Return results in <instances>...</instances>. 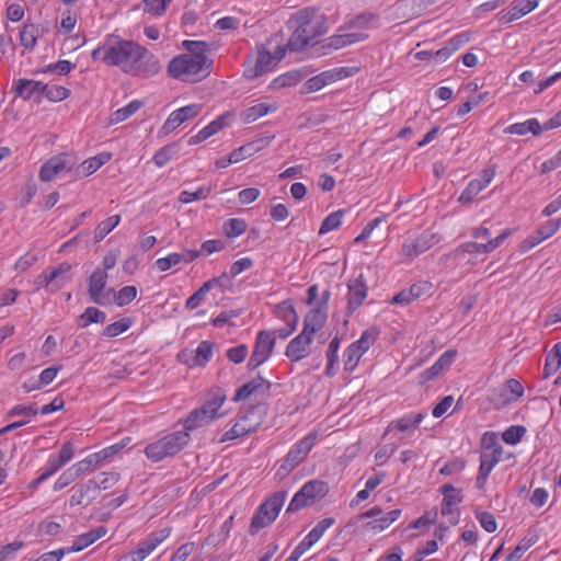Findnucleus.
Returning a JSON list of instances; mask_svg holds the SVG:
<instances>
[{
	"label": "nucleus",
	"instance_id": "39",
	"mask_svg": "<svg viewBox=\"0 0 561 561\" xmlns=\"http://www.w3.org/2000/svg\"><path fill=\"white\" fill-rule=\"evenodd\" d=\"M374 16L371 14H359L340 27V31L364 32L368 28Z\"/></svg>",
	"mask_w": 561,
	"mask_h": 561
},
{
	"label": "nucleus",
	"instance_id": "2",
	"mask_svg": "<svg viewBox=\"0 0 561 561\" xmlns=\"http://www.w3.org/2000/svg\"><path fill=\"white\" fill-rule=\"evenodd\" d=\"M190 439V434L184 430L170 433L148 444L145 448V455L151 461L158 462L167 457H173L179 454L188 444Z\"/></svg>",
	"mask_w": 561,
	"mask_h": 561
},
{
	"label": "nucleus",
	"instance_id": "3",
	"mask_svg": "<svg viewBox=\"0 0 561 561\" xmlns=\"http://www.w3.org/2000/svg\"><path fill=\"white\" fill-rule=\"evenodd\" d=\"M288 27H297L310 42L327 33L324 18L313 8L295 13L288 21Z\"/></svg>",
	"mask_w": 561,
	"mask_h": 561
},
{
	"label": "nucleus",
	"instance_id": "59",
	"mask_svg": "<svg viewBox=\"0 0 561 561\" xmlns=\"http://www.w3.org/2000/svg\"><path fill=\"white\" fill-rule=\"evenodd\" d=\"M476 518L479 520L480 525L488 533H494L497 528L496 520L493 514L489 512H476Z\"/></svg>",
	"mask_w": 561,
	"mask_h": 561
},
{
	"label": "nucleus",
	"instance_id": "40",
	"mask_svg": "<svg viewBox=\"0 0 561 561\" xmlns=\"http://www.w3.org/2000/svg\"><path fill=\"white\" fill-rule=\"evenodd\" d=\"M38 30L34 24H26L20 33L21 45L28 50H32L37 43Z\"/></svg>",
	"mask_w": 561,
	"mask_h": 561
},
{
	"label": "nucleus",
	"instance_id": "55",
	"mask_svg": "<svg viewBox=\"0 0 561 561\" xmlns=\"http://www.w3.org/2000/svg\"><path fill=\"white\" fill-rule=\"evenodd\" d=\"M525 433L526 428L523 425H513L504 431L502 438L505 443L515 445L520 442Z\"/></svg>",
	"mask_w": 561,
	"mask_h": 561
},
{
	"label": "nucleus",
	"instance_id": "20",
	"mask_svg": "<svg viewBox=\"0 0 561 561\" xmlns=\"http://www.w3.org/2000/svg\"><path fill=\"white\" fill-rule=\"evenodd\" d=\"M252 413L253 409L241 416L240 420L221 436L220 443L237 439L255 431V428L259 426V422H249V416Z\"/></svg>",
	"mask_w": 561,
	"mask_h": 561
},
{
	"label": "nucleus",
	"instance_id": "56",
	"mask_svg": "<svg viewBox=\"0 0 561 561\" xmlns=\"http://www.w3.org/2000/svg\"><path fill=\"white\" fill-rule=\"evenodd\" d=\"M363 354L358 352L354 346L350 345L344 353V369L346 371H353Z\"/></svg>",
	"mask_w": 561,
	"mask_h": 561
},
{
	"label": "nucleus",
	"instance_id": "1",
	"mask_svg": "<svg viewBox=\"0 0 561 561\" xmlns=\"http://www.w3.org/2000/svg\"><path fill=\"white\" fill-rule=\"evenodd\" d=\"M213 60L207 57H193L181 54L173 57L168 65V73L182 81L198 82L209 76Z\"/></svg>",
	"mask_w": 561,
	"mask_h": 561
},
{
	"label": "nucleus",
	"instance_id": "25",
	"mask_svg": "<svg viewBox=\"0 0 561 561\" xmlns=\"http://www.w3.org/2000/svg\"><path fill=\"white\" fill-rule=\"evenodd\" d=\"M111 158L112 154L110 152H101L92 158H89L77 168V174L79 176H88L99 170L106 162H108Z\"/></svg>",
	"mask_w": 561,
	"mask_h": 561
},
{
	"label": "nucleus",
	"instance_id": "58",
	"mask_svg": "<svg viewBox=\"0 0 561 561\" xmlns=\"http://www.w3.org/2000/svg\"><path fill=\"white\" fill-rule=\"evenodd\" d=\"M47 92V100L51 102H60L62 100H66L70 95V90L58 85V84H50L48 83V90Z\"/></svg>",
	"mask_w": 561,
	"mask_h": 561
},
{
	"label": "nucleus",
	"instance_id": "16",
	"mask_svg": "<svg viewBox=\"0 0 561 561\" xmlns=\"http://www.w3.org/2000/svg\"><path fill=\"white\" fill-rule=\"evenodd\" d=\"M270 389L271 382L264 379L262 376H256L236 391L233 401H243L253 394L264 396L268 393Z\"/></svg>",
	"mask_w": 561,
	"mask_h": 561
},
{
	"label": "nucleus",
	"instance_id": "62",
	"mask_svg": "<svg viewBox=\"0 0 561 561\" xmlns=\"http://www.w3.org/2000/svg\"><path fill=\"white\" fill-rule=\"evenodd\" d=\"M247 355L248 346L245 344L237 345L227 351L228 359L234 364L242 363L245 359Z\"/></svg>",
	"mask_w": 561,
	"mask_h": 561
},
{
	"label": "nucleus",
	"instance_id": "14",
	"mask_svg": "<svg viewBox=\"0 0 561 561\" xmlns=\"http://www.w3.org/2000/svg\"><path fill=\"white\" fill-rule=\"evenodd\" d=\"M276 313L286 322L287 325L276 329L272 331V333H275V339L279 337L282 340H285L296 330V325L298 323V316L295 311L294 306L287 301H284L277 306Z\"/></svg>",
	"mask_w": 561,
	"mask_h": 561
},
{
	"label": "nucleus",
	"instance_id": "30",
	"mask_svg": "<svg viewBox=\"0 0 561 561\" xmlns=\"http://www.w3.org/2000/svg\"><path fill=\"white\" fill-rule=\"evenodd\" d=\"M504 133L519 136L531 133L534 136H539L541 134V124L537 118H529L523 123H515L507 126Z\"/></svg>",
	"mask_w": 561,
	"mask_h": 561
},
{
	"label": "nucleus",
	"instance_id": "6",
	"mask_svg": "<svg viewBox=\"0 0 561 561\" xmlns=\"http://www.w3.org/2000/svg\"><path fill=\"white\" fill-rule=\"evenodd\" d=\"M317 439L316 433H310L297 442L287 453L277 468L276 476L279 479L286 478L297 466H299L311 451Z\"/></svg>",
	"mask_w": 561,
	"mask_h": 561
},
{
	"label": "nucleus",
	"instance_id": "52",
	"mask_svg": "<svg viewBox=\"0 0 561 561\" xmlns=\"http://www.w3.org/2000/svg\"><path fill=\"white\" fill-rule=\"evenodd\" d=\"M484 187L478 180H471L467 187L461 192L458 201L461 204L470 203Z\"/></svg>",
	"mask_w": 561,
	"mask_h": 561
},
{
	"label": "nucleus",
	"instance_id": "23",
	"mask_svg": "<svg viewBox=\"0 0 561 561\" xmlns=\"http://www.w3.org/2000/svg\"><path fill=\"white\" fill-rule=\"evenodd\" d=\"M561 220H549L546 225H543L541 228H539L535 234L528 237L524 241V249H530L535 245L539 244L541 241L548 239L552 234H554L558 229L560 228Z\"/></svg>",
	"mask_w": 561,
	"mask_h": 561
},
{
	"label": "nucleus",
	"instance_id": "31",
	"mask_svg": "<svg viewBox=\"0 0 561 561\" xmlns=\"http://www.w3.org/2000/svg\"><path fill=\"white\" fill-rule=\"evenodd\" d=\"M434 236L424 233L420 238H417L411 244H404L403 250L410 259L417 256L419 254L425 252L434 244Z\"/></svg>",
	"mask_w": 561,
	"mask_h": 561
},
{
	"label": "nucleus",
	"instance_id": "11",
	"mask_svg": "<svg viewBox=\"0 0 561 561\" xmlns=\"http://www.w3.org/2000/svg\"><path fill=\"white\" fill-rule=\"evenodd\" d=\"M107 277V273L100 267L95 268L89 277L90 299L96 305L106 306L112 302L111 296L114 294V288L104 291Z\"/></svg>",
	"mask_w": 561,
	"mask_h": 561
},
{
	"label": "nucleus",
	"instance_id": "28",
	"mask_svg": "<svg viewBox=\"0 0 561 561\" xmlns=\"http://www.w3.org/2000/svg\"><path fill=\"white\" fill-rule=\"evenodd\" d=\"M215 343L210 341H202L193 356L191 358L185 359L184 362L191 366H204L213 356Z\"/></svg>",
	"mask_w": 561,
	"mask_h": 561
},
{
	"label": "nucleus",
	"instance_id": "15",
	"mask_svg": "<svg viewBox=\"0 0 561 561\" xmlns=\"http://www.w3.org/2000/svg\"><path fill=\"white\" fill-rule=\"evenodd\" d=\"M313 340L312 335H309L305 332H300L296 337H294L286 347L285 355L291 362H299L302 358H306L311 353V342Z\"/></svg>",
	"mask_w": 561,
	"mask_h": 561
},
{
	"label": "nucleus",
	"instance_id": "5",
	"mask_svg": "<svg viewBox=\"0 0 561 561\" xmlns=\"http://www.w3.org/2000/svg\"><path fill=\"white\" fill-rule=\"evenodd\" d=\"M226 400L225 394H216L210 400L206 401L199 409H195L190 412L187 417L184 420V431L188 434L198 427H202L211 421L220 417L218 413L219 409Z\"/></svg>",
	"mask_w": 561,
	"mask_h": 561
},
{
	"label": "nucleus",
	"instance_id": "29",
	"mask_svg": "<svg viewBox=\"0 0 561 561\" xmlns=\"http://www.w3.org/2000/svg\"><path fill=\"white\" fill-rule=\"evenodd\" d=\"M402 511L399 508L392 510L385 515L365 524V529L373 533H380L388 528L391 524L399 519Z\"/></svg>",
	"mask_w": 561,
	"mask_h": 561
},
{
	"label": "nucleus",
	"instance_id": "10",
	"mask_svg": "<svg viewBox=\"0 0 561 561\" xmlns=\"http://www.w3.org/2000/svg\"><path fill=\"white\" fill-rule=\"evenodd\" d=\"M368 34L365 32H347L340 31L335 35L328 37L319 46L316 47L318 56L328 55L333 50L341 49L347 45L365 41Z\"/></svg>",
	"mask_w": 561,
	"mask_h": 561
},
{
	"label": "nucleus",
	"instance_id": "38",
	"mask_svg": "<svg viewBox=\"0 0 561 561\" xmlns=\"http://www.w3.org/2000/svg\"><path fill=\"white\" fill-rule=\"evenodd\" d=\"M121 222V216L114 215L101 221L94 230V240L96 242L103 240L115 227Z\"/></svg>",
	"mask_w": 561,
	"mask_h": 561
},
{
	"label": "nucleus",
	"instance_id": "21",
	"mask_svg": "<svg viewBox=\"0 0 561 561\" xmlns=\"http://www.w3.org/2000/svg\"><path fill=\"white\" fill-rule=\"evenodd\" d=\"M275 347V333L272 330H262L257 333L253 354L267 360Z\"/></svg>",
	"mask_w": 561,
	"mask_h": 561
},
{
	"label": "nucleus",
	"instance_id": "27",
	"mask_svg": "<svg viewBox=\"0 0 561 561\" xmlns=\"http://www.w3.org/2000/svg\"><path fill=\"white\" fill-rule=\"evenodd\" d=\"M300 490L302 495H306L312 503H316L328 494L329 485L325 481L314 479L306 482Z\"/></svg>",
	"mask_w": 561,
	"mask_h": 561
},
{
	"label": "nucleus",
	"instance_id": "57",
	"mask_svg": "<svg viewBox=\"0 0 561 561\" xmlns=\"http://www.w3.org/2000/svg\"><path fill=\"white\" fill-rule=\"evenodd\" d=\"M312 504L313 503L309 499H307L306 495H302V491L299 490L291 499V501L286 510V514L298 512L301 508L308 507Z\"/></svg>",
	"mask_w": 561,
	"mask_h": 561
},
{
	"label": "nucleus",
	"instance_id": "12",
	"mask_svg": "<svg viewBox=\"0 0 561 561\" xmlns=\"http://www.w3.org/2000/svg\"><path fill=\"white\" fill-rule=\"evenodd\" d=\"M139 55L140 57L135 62L133 71H130L129 75L141 78H149L160 71L161 65L159 59L146 47L142 46V51Z\"/></svg>",
	"mask_w": 561,
	"mask_h": 561
},
{
	"label": "nucleus",
	"instance_id": "17",
	"mask_svg": "<svg viewBox=\"0 0 561 561\" xmlns=\"http://www.w3.org/2000/svg\"><path fill=\"white\" fill-rule=\"evenodd\" d=\"M347 308L350 312L356 310L367 297V285L363 275L348 282Z\"/></svg>",
	"mask_w": 561,
	"mask_h": 561
},
{
	"label": "nucleus",
	"instance_id": "26",
	"mask_svg": "<svg viewBox=\"0 0 561 561\" xmlns=\"http://www.w3.org/2000/svg\"><path fill=\"white\" fill-rule=\"evenodd\" d=\"M440 492L444 495L442 502V514L448 515L453 512L454 506L462 501L461 490L454 488L451 484L440 486Z\"/></svg>",
	"mask_w": 561,
	"mask_h": 561
},
{
	"label": "nucleus",
	"instance_id": "47",
	"mask_svg": "<svg viewBox=\"0 0 561 561\" xmlns=\"http://www.w3.org/2000/svg\"><path fill=\"white\" fill-rule=\"evenodd\" d=\"M115 302L119 306H126L131 302L137 296V288L133 285H127L123 287L117 294L114 291L112 294Z\"/></svg>",
	"mask_w": 561,
	"mask_h": 561
},
{
	"label": "nucleus",
	"instance_id": "35",
	"mask_svg": "<svg viewBox=\"0 0 561 561\" xmlns=\"http://www.w3.org/2000/svg\"><path fill=\"white\" fill-rule=\"evenodd\" d=\"M142 106V102L134 100L129 102L127 105L116 110L111 118L110 124H118L126 121L129 116L135 114Z\"/></svg>",
	"mask_w": 561,
	"mask_h": 561
},
{
	"label": "nucleus",
	"instance_id": "61",
	"mask_svg": "<svg viewBox=\"0 0 561 561\" xmlns=\"http://www.w3.org/2000/svg\"><path fill=\"white\" fill-rule=\"evenodd\" d=\"M182 262V256L180 253H170L165 257L158 259L156 261V265L159 271L165 272L170 270L172 266H175Z\"/></svg>",
	"mask_w": 561,
	"mask_h": 561
},
{
	"label": "nucleus",
	"instance_id": "48",
	"mask_svg": "<svg viewBox=\"0 0 561 561\" xmlns=\"http://www.w3.org/2000/svg\"><path fill=\"white\" fill-rule=\"evenodd\" d=\"M539 0H517L511 8L517 19L528 14L538 7Z\"/></svg>",
	"mask_w": 561,
	"mask_h": 561
},
{
	"label": "nucleus",
	"instance_id": "9",
	"mask_svg": "<svg viewBox=\"0 0 561 561\" xmlns=\"http://www.w3.org/2000/svg\"><path fill=\"white\" fill-rule=\"evenodd\" d=\"M275 66L272 54L264 45H261L257 47L255 55L248 57L243 76L248 80H254L273 70Z\"/></svg>",
	"mask_w": 561,
	"mask_h": 561
},
{
	"label": "nucleus",
	"instance_id": "32",
	"mask_svg": "<svg viewBox=\"0 0 561 561\" xmlns=\"http://www.w3.org/2000/svg\"><path fill=\"white\" fill-rule=\"evenodd\" d=\"M503 447H494L491 450H482L480 455V471L491 473L494 466L501 461Z\"/></svg>",
	"mask_w": 561,
	"mask_h": 561
},
{
	"label": "nucleus",
	"instance_id": "22",
	"mask_svg": "<svg viewBox=\"0 0 561 561\" xmlns=\"http://www.w3.org/2000/svg\"><path fill=\"white\" fill-rule=\"evenodd\" d=\"M426 416L425 412H417L402 416L397 421H392L386 428L385 435H387L392 430H399L401 432H412L414 431L419 424Z\"/></svg>",
	"mask_w": 561,
	"mask_h": 561
},
{
	"label": "nucleus",
	"instance_id": "18",
	"mask_svg": "<svg viewBox=\"0 0 561 561\" xmlns=\"http://www.w3.org/2000/svg\"><path fill=\"white\" fill-rule=\"evenodd\" d=\"M524 393L523 385L516 379H508L494 390L501 404H510L517 401Z\"/></svg>",
	"mask_w": 561,
	"mask_h": 561
},
{
	"label": "nucleus",
	"instance_id": "50",
	"mask_svg": "<svg viewBox=\"0 0 561 561\" xmlns=\"http://www.w3.org/2000/svg\"><path fill=\"white\" fill-rule=\"evenodd\" d=\"M468 253V254H486L490 253L488 244L486 243H477V242H466L459 245L455 250V254L457 256Z\"/></svg>",
	"mask_w": 561,
	"mask_h": 561
},
{
	"label": "nucleus",
	"instance_id": "36",
	"mask_svg": "<svg viewBox=\"0 0 561 561\" xmlns=\"http://www.w3.org/2000/svg\"><path fill=\"white\" fill-rule=\"evenodd\" d=\"M71 265L69 263H61L56 268L50 271V274H56L51 284V293L59 290L67 282L70 280Z\"/></svg>",
	"mask_w": 561,
	"mask_h": 561
},
{
	"label": "nucleus",
	"instance_id": "24",
	"mask_svg": "<svg viewBox=\"0 0 561 561\" xmlns=\"http://www.w3.org/2000/svg\"><path fill=\"white\" fill-rule=\"evenodd\" d=\"M39 81L30 80V79H18L14 81L13 91L16 96L22 98L23 100H31L34 98L36 101L38 98Z\"/></svg>",
	"mask_w": 561,
	"mask_h": 561
},
{
	"label": "nucleus",
	"instance_id": "42",
	"mask_svg": "<svg viewBox=\"0 0 561 561\" xmlns=\"http://www.w3.org/2000/svg\"><path fill=\"white\" fill-rule=\"evenodd\" d=\"M344 213V210L340 209L327 216L321 224L319 234H325L332 230L337 229L342 225Z\"/></svg>",
	"mask_w": 561,
	"mask_h": 561
},
{
	"label": "nucleus",
	"instance_id": "7",
	"mask_svg": "<svg viewBox=\"0 0 561 561\" xmlns=\"http://www.w3.org/2000/svg\"><path fill=\"white\" fill-rule=\"evenodd\" d=\"M142 46L133 41H119L111 45V66H118L126 73L133 71L135 62L139 59Z\"/></svg>",
	"mask_w": 561,
	"mask_h": 561
},
{
	"label": "nucleus",
	"instance_id": "4",
	"mask_svg": "<svg viewBox=\"0 0 561 561\" xmlns=\"http://www.w3.org/2000/svg\"><path fill=\"white\" fill-rule=\"evenodd\" d=\"M286 496L287 493L285 491H279L271 495L260 505L251 520L249 528L251 535H255L260 529L267 527L276 519L285 503Z\"/></svg>",
	"mask_w": 561,
	"mask_h": 561
},
{
	"label": "nucleus",
	"instance_id": "49",
	"mask_svg": "<svg viewBox=\"0 0 561 561\" xmlns=\"http://www.w3.org/2000/svg\"><path fill=\"white\" fill-rule=\"evenodd\" d=\"M184 49L193 57H206L205 53L209 50V44L204 41H184L182 43Z\"/></svg>",
	"mask_w": 561,
	"mask_h": 561
},
{
	"label": "nucleus",
	"instance_id": "34",
	"mask_svg": "<svg viewBox=\"0 0 561 561\" xmlns=\"http://www.w3.org/2000/svg\"><path fill=\"white\" fill-rule=\"evenodd\" d=\"M276 106L266 105L264 103L255 104L249 108H247L244 112L241 113L242 122L245 124H250L259 119L260 117L268 114L270 112H275Z\"/></svg>",
	"mask_w": 561,
	"mask_h": 561
},
{
	"label": "nucleus",
	"instance_id": "45",
	"mask_svg": "<svg viewBox=\"0 0 561 561\" xmlns=\"http://www.w3.org/2000/svg\"><path fill=\"white\" fill-rule=\"evenodd\" d=\"M335 519L333 517H325L317 523V525L309 531L306 536L309 541L313 545L323 536V534L329 529Z\"/></svg>",
	"mask_w": 561,
	"mask_h": 561
},
{
	"label": "nucleus",
	"instance_id": "37",
	"mask_svg": "<svg viewBox=\"0 0 561 561\" xmlns=\"http://www.w3.org/2000/svg\"><path fill=\"white\" fill-rule=\"evenodd\" d=\"M106 314L104 311L95 308L88 307L84 312L79 317V325L85 328L91 323H104Z\"/></svg>",
	"mask_w": 561,
	"mask_h": 561
},
{
	"label": "nucleus",
	"instance_id": "53",
	"mask_svg": "<svg viewBox=\"0 0 561 561\" xmlns=\"http://www.w3.org/2000/svg\"><path fill=\"white\" fill-rule=\"evenodd\" d=\"M124 444H114L112 446H108V447H105L103 448L102 450L98 451V453H94V454H91L89 455L90 458L92 459L93 461V466H98L99 463H101L103 460H106L108 459L110 457L114 456L115 454H117L119 450H122L124 448Z\"/></svg>",
	"mask_w": 561,
	"mask_h": 561
},
{
	"label": "nucleus",
	"instance_id": "33",
	"mask_svg": "<svg viewBox=\"0 0 561 561\" xmlns=\"http://www.w3.org/2000/svg\"><path fill=\"white\" fill-rule=\"evenodd\" d=\"M171 534L170 528H163L159 531L150 534L145 540L139 543V548L149 556L162 541H164Z\"/></svg>",
	"mask_w": 561,
	"mask_h": 561
},
{
	"label": "nucleus",
	"instance_id": "54",
	"mask_svg": "<svg viewBox=\"0 0 561 561\" xmlns=\"http://www.w3.org/2000/svg\"><path fill=\"white\" fill-rule=\"evenodd\" d=\"M289 28L294 31L287 45H286V47L290 51H299L311 43L307 37H305L299 32V30L297 27H289Z\"/></svg>",
	"mask_w": 561,
	"mask_h": 561
},
{
	"label": "nucleus",
	"instance_id": "13",
	"mask_svg": "<svg viewBox=\"0 0 561 561\" xmlns=\"http://www.w3.org/2000/svg\"><path fill=\"white\" fill-rule=\"evenodd\" d=\"M201 111L202 105L196 103L173 111L164 122L162 126V131L164 134L173 131L181 124L197 116L201 113Z\"/></svg>",
	"mask_w": 561,
	"mask_h": 561
},
{
	"label": "nucleus",
	"instance_id": "64",
	"mask_svg": "<svg viewBox=\"0 0 561 561\" xmlns=\"http://www.w3.org/2000/svg\"><path fill=\"white\" fill-rule=\"evenodd\" d=\"M534 545L531 539L524 538L518 546L506 557V561H517Z\"/></svg>",
	"mask_w": 561,
	"mask_h": 561
},
{
	"label": "nucleus",
	"instance_id": "63",
	"mask_svg": "<svg viewBox=\"0 0 561 561\" xmlns=\"http://www.w3.org/2000/svg\"><path fill=\"white\" fill-rule=\"evenodd\" d=\"M75 68V64L69 60H59L55 64L48 65L42 72L55 71L59 76L68 75Z\"/></svg>",
	"mask_w": 561,
	"mask_h": 561
},
{
	"label": "nucleus",
	"instance_id": "51",
	"mask_svg": "<svg viewBox=\"0 0 561 561\" xmlns=\"http://www.w3.org/2000/svg\"><path fill=\"white\" fill-rule=\"evenodd\" d=\"M172 0H144V12L153 16L162 15Z\"/></svg>",
	"mask_w": 561,
	"mask_h": 561
},
{
	"label": "nucleus",
	"instance_id": "19",
	"mask_svg": "<svg viewBox=\"0 0 561 561\" xmlns=\"http://www.w3.org/2000/svg\"><path fill=\"white\" fill-rule=\"evenodd\" d=\"M327 310L322 307L311 309L304 318L302 332L314 336L325 324Z\"/></svg>",
	"mask_w": 561,
	"mask_h": 561
},
{
	"label": "nucleus",
	"instance_id": "8",
	"mask_svg": "<svg viewBox=\"0 0 561 561\" xmlns=\"http://www.w3.org/2000/svg\"><path fill=\"white\" fill-rule=\"evenodd\" d=\"M77 164V159L72 153L64 152L48 159L39 170V180L50 182L58 175L71 171Z\"/></svg>",
	"mask_w": 561,
	"mask_h": 561
},
{
	"label": "nucleus",
	"instance_id": "43",
	"mask_svg": "<svg viewBox=\"0 0 561 561\" xmlns=\"http://www.w3.org/2000/svg\"><path fill=\"white\" fill-rule=\"evenodd\" d=\"M247 222L241 218H232L225 222L224 232L229 238L239 237L247 230Z\"/></svg>",
	"mask_w": 561,
	"mask_h": 561
},
{
	"label": "nucleus",
	"instance_id": "44",
	"mask_svg": "<svg viewBox=\"0 0 561 561\" xmlns=\"http://www.w3.org/2000/svg\"><path fill=\"white\" fill-rule=\"evenodd\" d=\"M131 323L133 321L130 318H123L116 322L106 325L103 330L102 335L106 337L117 336L123 332L127 331L130 328Z\"/></svg>",
	"mask_w": 561,
	"mask_h": 561
},
{
	"label": "nucleus",
	"instance_id": "41",
	"mask_svg": "<svg viewBox=\"0 0 561 561\" xmlns=\"http://www.w3.org/2000/svg\"><path fill=\"white\" fill-rule=\"evenodd\" d=\"M95 485L96 491L107 490L113 488L119 480L117 472H102L95 478L91 479Z\"/></svg>",
	"mask_w": 561,
	"mask_h": 561
},
{
	"label": "nucleus",
	"instance_id": "46",
	"mask_svg": "<svg viewBox=\"0 0 561 561\" xmlns=\"http://www.w3.org/2000/svg\"><path fill=\"white\" fill-rule=\"evenodd\" d=\"M211 193L210 186H202L195 192L183 191L179 195V202L188 204L193 201L206 199Z\"/></svg>",
	"mask_w": 561,
	"mask_h": 561
},
{
	"label": "nucleus",
	"instance_id": "60",
	"mask_svg": "<svg viewBox=\"0 0 561 561\" xmlns=\"http://www.w3.org/2000/svg\"><path fill=\"white\" fill-rule=\"evenodd\" d=\"M94 538L91 534V531L89 530L88 533L85 534H82L80 536H78L75 540H73V543L70 548H67L66 551L67 552H77V551H81L83 550L84 548H87L88 546L92 545L94 542Z\"/></svg>",
	"mask_w": 561,
	"mask_h": 561
}]
</instances>
